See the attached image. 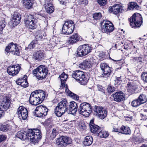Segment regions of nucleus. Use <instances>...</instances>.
I'll use <instances>...</instances> for the list:
<instances>
[{
  "instance_id": "1",
  "label": "nucleus",
  "mask_w": 147,
  "mask_h": 147,
  "mask_svg": "<svg viewBox=\"0 0 147 147\" xmlns=\"http://www.w3.org/2000/svg\"><path fill=\"white\" fill-rule=\"evenodd\" d=\"M41 133L38 129H30L27 133L23 131H18L16 136L21 140H24L30 139L32 143L35 144L38 142L42 137Z\"/></svg>"
},
{
  "instance_id": "2",
  "label": "nucleus",
  "mask_w": 147,
  "mask_h": 147,
  "mask_svg": "<svg viewBox=\"0 0 147 147\" xmlns=\"http://www.w3.org/2000/svg\"><path fill=\"white\" fill-rule=\"evenodd\" d=\"M130 22V25L133 28H136L140 27L143 22L141 15L138 13H135L128 19Z\"/></svg>"
},
{
  "instance_id": "3",
  "label": "nucleus",
  "mask_w": 147,
  "mask_h": 147,
  "mask_svg": "<svg viewBox=\"0 0 147 147\" xmlns=\"http://www.w3.org/2000/svg\"><path fill=\"white\" fill-rule=\"evenodd\" d=\"M69 104L67 101L64 99L59 103L55 109V113L58 117H60L68 111Z\"/></svg>"
},
{
  "instance_id": "4",
  "label": "nucleus",
  "mask_w": 147,
  "mask_h": 147,
  "mask_svg": "<svg viewBox=\"0 0 147 147\" xmlns=\"http://www.w3.org/2000/svg\"><path fill=\"white\" fill-rule=\"evenodd\" d=\"M72 76L82 85L86 84L89 80L88 76L85 75L83 72L81 71H74L72 74Z\"/></svg>"
},
{
  "instance_id": "5",
  "label": "nucleus",
  "mask_w": 147,
  "mask_h": 147,
  "mask_svg": "<svg viewBox=\"0 0 147 147\" xmlns=\"http://www.w3.org/2000/svg\"><path fill=\"white\" fill-rule=\"evenodd\" d=\"M48 72V70L45 68V66L42 65H40L32 71L33 75L39 80L46 78Z\"/></svg>"
},
{
  "instance_id": "6",
  "label": "nucleus",
  "mask_w": 147,
  "mask_h": 147,
  "mask_svg": "<svg viewBox=\"0 0 147 147\" xmlns=\"http://www.w3.org/2000/svg\"><path fill=\"white\" fill-rule=\"evenodd\" d=\"M92 110L91 105L88 103L84 102L80 104L78 111L84 116L88 117L91 113Z\"/></svg>"
},
{
  "instance_id": "7",
  "label": "nucleus",
  "mask_w": 147,
  "mask_h": 147,
  "mask_svg": "<svg viewBox=\"0 0 147 147\" xmlns=\"http://www.w3.org/2000/svg\"><path fill=\"white\" fill-rule=\"evenodd\" d=\"M75 24L71 20H66L63 25L62 32L63 34L68 35L71 34L75 28Z\"/></svg>"
},
{
  "instance_id": "8",
  "label": "nucleus",
  "mask_w": 147,
  "mask_h": 147,
  "mask_svg": "<svg viewBox=\"0 0 147 147\" xmlns=\"http://www.w3.org/2000/svg\"><path fill=\"white\" fill-rule=\"evenodd\" d=\"M5 52L6 55H9L10 53L12 55L19 56L20 55V51L17 47V44L13 42L9 43L5 48Z\"/></svg>"
},
{
  "instance_id": "9",
  "label": "nucleus",
  "mask_w": 147,
  "mask_h": 147,
  "mask_svg": "<svg viewBox=\"0 0 147 147\" xmlns=\"http://www.w3.org/2000/svg\"><path fill=\"white\" fill-rule=\"evenodd\" d=\"M24 19L25 24L26 26L31 29H35L36 27L37 19L32 15H27Z\"/></svg>"
},
{
  "instance_id": "10",
  "label": "nucleus",
  "mask_w": 147,
  "mask_h": 147,
  "mask_svg": "<svg viewBox=\"0 0 147 147\" xmlns=\"http://www.w3.org/2000/svg\"><path fill=\"white\" fill-rule=\"evenodd\" d=\"M95 115L97 116L101 119L105 118L107 115V110L101 106L98 105L94 106L92 109Z\"/></svg>"
},
{
  "instance_id": "11",
  "label": "nucleus",
  "mask_w": 147,
  "mask_h": 147,
  "mask_svg": "<svg viewBox=\"0 0 147 147\" xmlns=\"http://www.w3.org/2000/svg\"><path fill=\"white\" fill-rule=\"evenodd\" d=\"M92 49L91 46L87 44L80 46L77 49V55L79 57L85 56L91 52Z\"/></svg>"
},
{
  "instance_id": "12",
  "label": "nucleus",
  "mask_w": 147,
  "mask_h": 147,
  "mask_svg": "<svg viewBox=\"0 0 147 147\" xmlns=\"http://www.w3.org/2000/svg\"><path fill=\"white\" fill-rule=\"evenodd\" d=\"M48 110L46 106L41 105L36 107L33 114L36 116L41 117L47 115Z\"/></svg>"
},
{
  "instance_id": "13",
  "label": "nucleus",
  "mask_w": 147,
  "mask_h": 147,
  "mask_svg": "<svg viewBox=\"0 0 147 147\" xmlns=\"http://www.w3.org/2000/svg\"><path fill=\"white\" fill-rule=\"evenodd\" d=\"M71 142V139L70 138L62 136L57 138L55 144L58 147H65Z\"/></svg>"
},
{
  "instance_id": "14",
  "label": "nucleus",
  "mask_w": 147,
  "mask_h": 147,
  "mask_svg": "<svg viewBox=\"0 0 147 147\" xmlns=\"http://www.w3.org/2000/svg\"><path fill=\"white\" fill-rule=\"evenodd\" d=\"M100 67L102 71V76L108 78L111 74L112 68L110 67L107 64L104 63L100 64Z\"/></svg>"
},
{
  "instance_id": "15",
  "label": "nucleus",
  "mask_w": 147,
  "mask_h": 147,
  "mask_svg": "<svg viewBox=\"0 0 147 147\" xmlns=\"http://www.w3.org/2000/svg\"><path fill=\"white\" fill-rule=\"evenodd\" d=\"M108 11L110 13L117 15L119 13H122L124 10L121 5L117 4L109 7Z\"/></svg>"
},
{
  "instance_id": "16",
  "label": "nucleus",
  "mask_w": 147,
  "mask_h": 147,
  "mask_svg": "<svg viewBox=\"0 0 147 147\" xmlns=\"http://www.w3.org/2000/svg\"><path fill=\"white\" fill-rule=\"evenodd\" d=\"M18 117L20 119L25 120L27 117L28 111L26 109L22 106H20L17 109Z\"/></svg>"
},
{
  "instance_id": "17",
  "label": "nucleus",
  "mask_w": 147,
  "mask_h": 147,
  "mask_svg": "<svg viewBox=\"0 0 147 147\" xmlns=\"http://www.w3.org/2000/svg\"><path fill=\"white\" fill-rule=\"evenodd\" d=\"M102 31L104 32L110 33L114 30L113 25L111 22L109 21H106L104 25H102Z\"/></svg>"
},
{
  "instance_id": "18",
  "label": "nucleus",
  "mask_w": 147,
  "mask_h": 147,
  "mask_svg": "<svg viewBox=\"0 0 147 147\" xmlns=\"http://www.w3.org/2000/svg\"><path fill=\"white\" fill-rule=\"evenodd\" d=\"M20 68L19 64L13 65L9 66L7 68V71L9 75L15 76L18 73Z\"/></svg>"
},
{
  "instance_id": "19",
  "label": "nucleus",
  "mask_w": 147,
  "mask_h": 147,
  "mask_svg": "<svg viewBox=\"0 0 147 147\" xmlns=\"http://www.w3.org/2000/svg\"><path fill=\"white\" fill-rule=\"evenodd\" d=\"M3 100L2 101L0 108L2 110H4V111H6L10 107V101L8 96H3Z\"/></svg>"
},
{
  "instance_id": "20",
  "label": "nucleus",
  "mask_w": 147,
  "mask_h": 147,
  "mask_svg": "<svg viewBox=\"0 0 147 147\" xmlns=\"http://www.w3.org/2000/svg\"><path fill=\"white\" fill-rule=\"evenodd\" d=\"M115 101L117 102H121L125 100V94L121 91H119L116 92L112 94Z\"/></svg>"
},
{
  "instance_id": "21",
  "label": "nucleus",
  "mask_w": 147,
  "mask_h": 147,
  "mask_svg": "<svg viewBox=\"0 0 147 147\" xmlns=\"http://www.w3.org/2000/svg\"><path fill=\"white\" fill-rule=\"evenodd\" d=\"M21 15L17 13H14L11 20L10 22L11 26L14 27L18 24L20 22Z\"/></svg>"
},
{
  "instance_id": "22",
  "label": "nucleus",
  "mask_w": 147,
  "mask_h": 147,
  "mask_svg": "<svg viewBox=\"0 0 147 147\" xmlns=\"http://www.w3.org/2000/svg\"><path fill=\"white\" fill-rule=\"evenodd\" d=\"M35 92H32L30 95L29 98V101L30 103L33 105H36L42 102L40 100L35 94Z\"/></svg>"
},
{
  "instance_id": "23",
  "label": "nucleus",
  "mask_w": 147,
  "mask_h": 147,
  "mask_svg": "<svg viewBox=\"0 0 147 147\" xmlns=\"http://www.w3.org/2000/svg\"><path fill=\"white\" fill-rule=\"evenodd\" d=\"M78 106L76 102L72 101L70 102L68 107V110L69 112L67 111L68 113L72 114H76V112L78 111Z\"/></svg>"
},
{
  "instance_id": "24",
  "label": "nucleus",
  "mask_w": 147,
  "mask_h": 147,
  "mask_svg": "<svg viewBox=\"0 0 147 147\" xmlns=\"http://www.w3.org/2000/svg\"><path fill=\"white\" fill-rule=\"evenodd\" d=\"M90 129L91 132L94 134H98V133L100 130V127L98 125H95L94 123V119L91 120L89 124Z\"/></svg>"
},
{
  "instance_id": "25",
  "label": "nucleus",
  "mask_w": 147,
  "mask_h": 147,
  "mask_svg": "<svg viewBox=\"0 0 147 147\" xmlns=\"http://www.w3.org/2000/svg\"><path fill=\"white\" fill-rule=\"evenodd\" d=\"M45 34L44 32L39 31L36 33L35 36V39L33 40L37 44L40 43L41 41L45 39Z\"/></svg>"
},
{
  "instance_id": "26",
  "label": "nucleus",
  "mask_w": 147,
  "mask_h": 147,
  "mask_svg": "<svg viewBox=\"0 0 147 147\" xmlns=\"http://www.w3.org/2000/svg\"><path fill=\"white\" fill-rule=\"evenodd\" d=\"M44 55L43 50H39L34 52L33 58L35 60L40 61L44 58Z\"/></svg>"
},
{
  "instance_id": "27",
  "label": "nucleus",
  "mask_w": 147,
  "mask_h": 147,
  "mask_svg": "<svg viewBox=\"0 0 147 147\" xmlns=\"http://www.w3.org/2000/svg\"><path fill=\"white\" fill-rule=\"evenodd\" d=\"M33 92H35V94L36 95L38 99L41 100L42 102V101L44 100L45 97V92L41 90H36Z\"/></svg>"
},
{
  "instance_id": "28",
  "label": "nucleus",
  "mask_w": 147,
  "mask_h": 147,
  "mask_svg": "<svg viewBox=\"0 0 147 147\" xmlns=\"http://www.w3.org/2000/svg\"><path fill=\"white\" fill-rule=\"evenodd\" d=\"M24 6L28 9L33 7V0H22Z\"/></svg>"
},
{
  "instance_id": "29",
  "label": "nucleus",
  "mask_w": 147,
  "mask_h": 147,
  "mask_svg": "<svg viewBox=\"0 0 147 147\" xmlns=\"http://www.w3.org/2000/svg\"><path fill=\"white\" fill-rule=\"evenodd\" d=\"M80 37L77 33L74 34L73 35L69 37L68 43L70 44H73L78 42L79 40Z\"/></svg>"
},
{
  "instance_id": "30",
  "label": "nucleus",
  "mask_w": 147,
  "mask_h": 147,
  "mask_svg": "<svg viewBox=\"0 0 147 147\" xmlns=\"http://www.w3.org/2000/svg\"><path fill=\"white\" fill-rule=\"evenodd\" d=\"M93 141L92 137L90 136H87L85 138L83 144L86 146H89L92 144Z\"/></svg>"
},
{
  "instance_id": "31",
  "label": "nucleus",
  "mask_w": 147,
  "mask_h": 147,
  "mask_svg": "<svg viewBox=\"0 0 147 147\" xmlns=\"http://www.w3.org/2000/svg\"><path fill=\"white\" fill-rule=\"evenodd\" d=\"M120 133L125 135L130 134L131 133L130 128L126 126L122 125L120 128Z\"/></svg>"
},
{
  "instance_id": "32",
  "label": "nucleus",
  "mask_w": 147,
  "mask_h": 147,
  "mask_svg": "<svg viewBox=\"0 0 147 147\" xmlns=\"http://www.w3.org/2000/svg\"><path fill=\"white\" fill-rule=\"evenodd\" d=\"M128 9L129 10H138L140 9L139 6L135 2H131L128 4Z\"/></svg>"
},
{
  "instance_id": "33",
  "label": "nucleus",
  "mask_w": 147,
  "mask_h": 147,
  "mask_svg": "<svg viewBox=\"0 0 147 147\" xmlns=\"http://www.w3.org/2000/svg\"><path fill=\"white\" fill-rule=\"evenodd\" d=\"M127 86L128 87L127 89L128 92L131 94H132L134 92L136 88L133 83L128 82L127 84Z\"/></svg>"
},
{
  "instance_id": "34",
  "label": "nucleus",
  "mask_w": 147,
  "mask_h": 147,
  "mask_svg": "<svg viewBox=\"0 0 147 147\" xmlns=\"http://www.w3.org/2000/svg\"><path fill=\"white\" fill-rule=\"evenodd\" d=\"M137 99L141 105L146 103L147 100L146 96L144 94H141L138 96Z\"/></svg>"
},
{
  "instance_id": "35",
  "label": "nucleus",
  "mask_w": 147,
  "mask_h": 147,
  "mask_svg": "<svg viewBox=\"0 0 147 147\" xmlns=\"http://www.w3.org/2000/svg\"><path fill=\"white\" fill-rule=\"evenodd\" d=\"M109 135L107 132L102 131L101 129L98 133L97 136L100 137L105 138L107 137Z\"/></svg>"
},
{
  "instance_id": "36",
  "label": "nucleus",
  "mask_w": 147,
  "mask_h": 147,
  "mask_svg": "<svg viewBox=\"0 0 147 147\" xmlns=\"http://www.w3.org/2000/svg\"><path fill=\"white\" fill-rule=\"evenodd\" d=\"M131 59L134 62H136L137 63H140V65H142V64L143 58L142 57H131Z\"/></svg>"
},
{
  "instance_id": "37",
  "label": "nucleus",
  "mask_w": 147,
  "mask_h": 147,
  "mask_svg": "<svg viewBox=\"0 0 147 147\" xmlns=\"http://www.w3.org/2000/svg\"><path fill=\"white\" fill-rule=\"evenodd\" d=\"M80 67H82V68H90L91 64L88 61H84L82 63L80 64Z\"/></svg>"
},
{
  "instance_id": "38",
  "label": "nucleus",
  "mask_w": 147,
  "mask_h": 147,
  "mask_svg": "<svg viewBox=\"0 0 147 147\" xmlns=\"http://www.w3.org/2000/svg\"><path fill=\"white\" fill-rule=\"evenodd\" d=\"M141 77L144 82L147 83V71L143 72L141 74Z\"/></svg>"
},
{
  "instance_id": "39",
  "label": "nucleus",
  "mask_w": 147,
  "mask_h": 147,
  "mask_svg": "<svg viewBox=\"0 0 147 147\" xmlns=\"http://www.w3.org/2000/svg\"><path fill=\"white\" fill-rule=\"evenodd\" d=\"M9 128L8 125L1 124L0 125V130L3 131H7L9 130Z\"/></svg>"
},
{
  "instance_id": "40",
  "label": "nucleus",
  "mask_w": 147,
  "mask_h": 147,
  "mask_svg": "<svg viewBox=\"0 0 147 147\" xmlns=\"http://www.w3.org/2000/svg\"><path fill=\"white\" fill-rule=\"evenodd\" d=\"M27 78V76L26 75H24L23 78H19L18 80H17L16 81V82L17 84L19 85L20 83L24 82V81Z\"/></svg>"
},
{
  "instance_id": "41",
  "label": "nucleus",
  "mask_w": 147,
  "mask_h": 147,
  "mask_svg": "<svg viewBox=\"0 0 147 147\" xmlns=\"http://www.w3.org/2000/svg\"><path fill=\"white\" fill-rule=\"evenodd\" d=\"M102 17L101 13H96L93 15V17L95 20L100 19Z\"/></svg>"
},
{
  "instance_id": "42",
  "label": "nucleus",
  "mask_w": 147,
  "mask_h": 147,
  "mask_svg": "<svg viewBox=\"0 0 147 147\" xmlns=\"http://www.w3.org/2000/svg\"><path fill=\"white\" fill-rule=\"evenodd\" d=\"M37 44L34 40H33L30 44L28 45L27 47H26V50H28V49H32L34 48L35 46V45Z\"/></svg>"
},
{
  "instance_id": "43",
  "label": "nucleus",
  "mask_w": 147,
  "mask_h": 147,
  "mask_svg": "<svg viewBox=\"0 0 147 147\" xmlns=\"http://www.w3.org/2000/svg\"><path fill=\"white\" fill-rule=\"evenodd\" d=\"M141 105L137 99H135L131 102V105L134 107H137Z\"/></svg>"
},
{
  "instance_id": "44",
  "label": "nucleus",
  "mask_w": 147,
  "mask_h": 147,
  "mask_svg": "<svg viewBox=\"0 0 147 147\" xmlns=\"http://www.w3.org/2000/svg\"><path fill=\"white\" fill-rule=\"evenodd\" d=\"M6 23L4 20L0 21V33L1 34L3 28L5 27Z\"/></svg>"
},
{
  "instance_id": "45",
  "label": "nucleus",
  "mask_w": 147,
  "mask_h": 147,
  "mask_svg": "<svg viewBox=\"0 0 147 147\" xmlns=\"http://www.w3.org/2000/svg\"><path fill=\"white\" fill-rule=\"evenodd\" d=\"M59 78H60L61 80L66 81L68 78V76L63 72L59 76Z\"/></svg>"
},
{
  "instance_id": "46",
  "label": "nucleus",
  "mask_w": 147,
  "mask_h": 147,
  "mask_svg": "<svg viewBox=\"0 0 147 147\" xmlns=\"http://www.w3.org/2000/svg\"><path fill=\"white\" fill-rule=\"evenodd\" d=\"M107 90L108 92L110 94L113 92L115 90L114 87H112L111 86H108Z\"/></svg>"
},
{
  "instance_id": "47",
  "label": "nucleus",
  "mask_w": 147,
  "mask_h": 147,
  "mask_svg": "<svg viewBox=\"0 0 147 147\" xmlns=\"http://www.w3.org/2000/svg\"><path fill=\"white\" fill-rule=\"evenodd\" d=\"M69 92L70 93H69V96L73 98L75 100H78L79 98V96L69 91Z\"/></svg>"
},
{
  "instance_id": "48",
  "label": "nucleus",
  "mask_w": 147,
  "mask_h": 147,
  "mask_svg": "<svg viewBox=\"0 0 147 147\" xmlns=\"http://www.w3.org/2000/svg\"><path fill=\"white\" fill-rule=\"evenodd\" d=\"M24 88L27 87L28 86V82L27 79H26L24 82L20 83V85Z\"/></svg>"
},
{
  "instance_id": "49",
  "label": "nucleus",
  "mask_w": 147,
  "mask_h": 147,
  "mask_svg": "<svg viewBox=\"0 0 147 147\" xmlns=\"http://www.w3.org/2000/svg\"><path fill=\"white\" fill-rule=\"evenodd\" d=\"M98 2L100 5L104 6L107 3V0H98Z\"/></svg>"
},
{
  "instance_id": "50",
  "label": "nucleus",
  "mask_w": 147,
  "mask_h": 147,
  "mask_svg": "<svg viewBox=\"0 0 147 147\" xmlns=\"http://www.w3.org/2000/svg\"><path fill=\"white\" fill-rule=\"evenodd\" d=\"M51 7H54L52 3L51 2H49L48 1H46L45 2V8H47L48 7L49 8Z\"/></svg>"
},
{
  "instance_id": "51",
  "label": "nucleus",
  "mask_w": 147,
  "mask_h": 147,
  "mask_svg": "<svg viewBox=\"0 0 147 147\" xmlns=\"http://www.w3.org/2000/svg\"><path fill=\"white\" fill-rule=\"evenodd\" d=\"M45 9L47 12L49 13H52L54 10V7H51L49 8L48 7Z\"/></svg>"
},
{
  "instance_id": "52",
  "label": "nucleus",
  "mask_w": 147,
  "mask_h": 147,
  "mask_svg": "<svg viewBox=\"0 0 147 147\" xmlns=\"http://www.w3.org/2000/svg\"><path fill=\"white\" fill-rule=\"evenodd\" d=\"M57 134L55 129L54 128L53 129L52 133L51 134V136L53 138H55Z\"/></svg>"
},
{
  "instance_id": "53",
  "label": "nucleus",
  "mask_w": 147,
  "mask_h": 147,
  "mask_svg": "<svg viewBox=\"0 0 147 147\" xmlns=\"http://www.w3.org/2000/svg\"><path fill=\"white\" fill-rule=\"evenodd\" d=\"M130 45H131V44L130 43H129V44H127V43H125L124 45V49H127V50H129V49H130Z\"/></svg>"
},
{
  "instance_id": "54",
  "label": "nucleus",
  "mask_w": 147,
  "mask_h": 147,
  "mask_svg": "<svg viewBox=\"0 0 147 147\" xmlns=\"http://www.w3.org/2000/svg\"><path fill=\"white\" fill-rule=\"evenodd\" d=\"M98 90L99 91L101 92H103L105 94V91L104 90V88L102 87L101 86H99L98 87Z\"/></svg>"
},
{
  "instance_id": "55",
  "label": "nucleus",
  "mask_w": 147,
  "mask_h": 147,
  "mask_svg": "<svg viewBox=\"0 0 147 147\" xmlns=\"http://www.w3.org/2000/svg\"><path fill=\"white\" fill-rule=\"evenodd\" d=\"M80 2L81 4L86 5L88 4V0H80Z\"/></svg>"
},
{
  "instance_id": "56",
  "label": "nucleus",
  "mask_w": 147,
  "mask_h": 147,
  "mask_svg": "<svg viewBox=\"0 0 147 147\" xmlns=\"http://www.w3.org/2000/svg\"><path fill=\"white\" fill-rule=\"evenodd\" d=\"M6 139L5 136L3 135H0V143Z\"/></svg>"
},
{
  "instance_id": "57",
  "label": "nucleus",
  "mask_w": 147,
  "mask_h": 147,
  "mask_svg": "<svg viewBox=\"0 0 147 147\" xmlns=\"http://www.w3.org/2000/svg\"><path fill=\"white\" fill-rule=\"evenodd\" d=\"M4 110H2L1 108H0V118L2 117L4 115Z\"/></svg>"
},
{
  "instance_id": "58",
  "label": "nucleus",
  "mask_w": 147,
  "mask_h": 147,
  "mask_svg": "<svg viewBox=\"0 0 147 147\" xmlns=\"http://www.w3.org/2000/svg\"><path fill=\"white\" fill-rule=\"evenodd\" d=\"M61 87L62 88H64L65 86V83L66 81H64L61 80Z\"/></svg>"
},
{
  "instance_id": "59",
  "label": "nucleus",
  "mask_w": 147,
  "mask_h": 147,
  "mask_svg": "<svg viewBox=\"0 0 147 147\" xmlns=\"http://www.w3.org/2000/svg\"><path fill=\"white\" fill-rule=\"evenodd\" d=\"M134 52L133 53L132 52L133 54L134 55L136 56L139 55V53L137 52V50L136 49H134Z\"/></svg>"
},
{
  "instance_id": "60",
  "label": "nucleus",
  "mask_w": 147,
  "mask_h": 147,
  "mask_svg": "<svg viewBox=\"0 0 147 147\" xmlns=\"http://www.w3.org/2000/svg\"><path fill=\"white\" fill-rule=\"evenodd\" d=\"M146 115L144 114H144H141V120H145L146 119Z\"/></svg>"
},
{
  "instance_id": "61",
  "label": "nucleus",
  "mask_w": 147,
  "mask_h": 147,
  "mask_svg": "<svg viewBox=\"0 0 147 147\" xmlns=\"http://www.w3.org/2000/svg\"><path fill=\"white\" fill-rule=\"evenodd\" d=\"M65 90V92H67L68 93V95H69V93H69V92H71V91L69 90L68 88V87H67V85H66Z\"/></svg>"
},
{
  "instance_id": "62",
  "label": "nucleus",
  "mask_w": 147,
  "mask_h": 147,
  "mask_svg": "<svg viewBox=\"0 0 147 147\" xmlns=\"http://www.w3.org/2000/svg\"><path fill=\"white\" fill-rule=\"evenodd\" d=\"M121 76L120 77H117L116 78V80L117 81V82L118 81V82H117L118 83H119V82H121V81L122 80V79H121Z\"/></svg>"
},
{
  "instance_id": "63",
  "label": "nucleus",
  "mask_w": 147,
  "mask_h": 147,
  "mask_svg": "<svg viewBox=\"0 0 147 147\" xmlns=\"http://www.w3.org/2000/svg\"><path fill=\"white\" fill-rule=\"evenodd\" d=\"M113 131H115V132H117L119 133H120V128H113Z\"/></svg>"
},
{
  "instance_id": "64",
  "label": "nucleus",
  "mask_w": 147,
  "mask_h": 147,
  "mask_svg": "<svg viewBox=\"0 0 147 147\" xmlns=\"http://www.w3.org/2000/svg\"><path fill=\"white\" fill-rule=\"evenodd\" d=\"M147 145L146 144H142L140 147H147Z\"/></svg>"
}]
</instances>
